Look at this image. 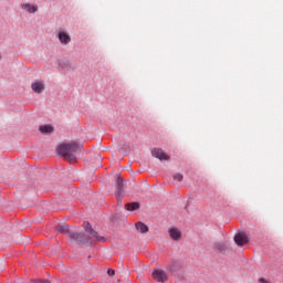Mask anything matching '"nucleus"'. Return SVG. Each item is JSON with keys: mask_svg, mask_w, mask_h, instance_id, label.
Instances as JSON below:
<instances>
[{"mask_svg": "<svg viewBox=\"0 0 283 283\" xmlns=\"http://www.w3.org/2000/svg\"><path fill=\"white\" fill-rule=\"evenodd\" d=\"M83 149V145L76 144V143H65L61 144L57 147V153L60 156H63L65 160H69V163H75L76 161V155L78 151Z\"/></svg>", "mask_w": 283, "mask_h": 283, "instance_id": "obj_1", "label": "nucleus"}, {"mask_svg": "<svg viewBox=\"0 0 283 283\" xmlns=\"http://www.w3.org/2000/svg\"><path fill=\"white\" fill-rule=\"evenodd\" d=\"M56 231L60 233H64L69 238H72V240H75V242H80L81 244H85V242H88L87 235H85L78 228H70L67 224H62L56 227Z\"/></svg>", "mask_w": 283, "mask_h": 283, "instance_id": "obj_2", "label": "nucleus"}, {"mask_svg": "<svg viewBox=\"0 0 283 283\" xmlns=\"http://www.w3.org/2000/svg\"><path fill=\"white\" fill-rule=\"evenodd\" d=\"M83 228L85 229L86 233L88 234L90 240H93L94 242H105V238L98 235V232L94 231L92 229V224L90 222H84Z\"/></svg>", "mask_w": 283, "mask_h": 283, "instance_id": "obj_3", "label": "nucleus"}, {"mask_svg": "<svg viewBox=\"0 0 283 283\" xmlns=\"http://www.w3.org/2000/svg\"><path fill=\"white\" fill-rule=\"evenodd\" d=\"M153 279L156 282L165 283V282H167V279H168L167 272L163 271V270H154L153 271Z\"/></svg>", "mask_w": 283, "mask_h": 283, "instance_id": "obj_4", "label": "nucleus"}, {"mask_svg": "<svg viewBox=\"0 0 283 283\" xmlns=\"http://www.w3.org/2000/svg\"><path fill=\"white\" fill-rule=\"evenodd\" d=\"M151 154H153V157L158 158V160H169V155H167V153H165L160 148H154L151 150Z\"/></svg>", "mask_w": 283, "mask_h": 283, "instance_id": "obj_5", "label": "nucleus"}, {"mask_svg": "<svg viewBox=\"0 0 283 283\" xmlns=\"http://www.w3.org/2000/svg\"><path fill=\"white\" fill-rule=\"evenodd\" d=\"M31 90L35 92V94H41L43 90H45V83L36 80L31 84Z\"/></svg>", "mask_w": 283, "mask_h": 283, "instance_id": "obj_6", "label": "nucleus"}, {"mask_svg": "<svg viewBox=\"0 0 283 283\" xmlns=\"http://www.w3.org/2000/svg\"><path fill=\"white\" fill-rule=\"evenodd\" d=\"M234 242L238 244V247H243V244L249 242V237H247L244 233H238L234 235Z\"/></svg>", "mask_w": 283, "mask_h": 283, "instance_id": "obj_7", "label": "nucleus"}, {"mask_svg": "<svg viewBox=\"0 0 283 283\" xmlns=\"http://www.w3.org/2000/svg\"><path fill=\"white\" fill-rule=\"evenodd\" d=\"M22 10H24V12H28L29 14H34V12H36L39 10V7L36 4H32V3H22L21 4Z\"/></svg>", "mask_w": 283, "mask_h": 283, "instance_id": "obj_8", "label": "nucleus"}, {"mask_svg": "<svg viewBox=\"0 0 283 283\" xmlns=\"http://www.w3.org/2000/svg\"><path fill=\"white\" fill-rule=\"evenodd\" d=\"M169 235L171 240H175V242H178V240L182 238V233L180 232V230H178V228H170Z\"/></svg>", "mask_w": 283, "mask_h": 283, "instance_id": "obj_9", "label": "nucleus"}, {"mask_svg": "<svg viewBox=\"0 0 283 283\" xmlns=\"http://www.w3.org/2000/svg\"><path fill=\"white\" fill-rule=\"evenodd\" d=\"M59 40L63 45H67L70 41H72V38H70V34H67L65 31H60L59 32Z\"/></svg>", "mask_w": 283, "mask_h": 283, "instance_id": "obj_10", "label": "nucleus"}, {"mask_svg": "<svg viewBox=\"0 0 283 283\" xmlns=\"http://www.w3.org/2000/svg\"><path fill=\"white\" fill-rule=\"evenodd\" d=\"M135 228L137 229L138 233H148L149 231V227L143 222H137Z\"/></svg>", "mask_w": 283, "mask_h": 283, "instance_id": "obj_11", "label": "nucleus"}, {"mask_svg": "<svg viewBox=\"0 0 283 283\" xmlns=\"http://www.w3.org/2000/svg\"><path fill=\"white\" fill-rule=\"evenodd\" d=\"M39 129L41 134H52V132H54V127H52V125H42Z\"/></svg>", "mask_w": 283, "mask_h": 283, "instance_id": "obj_12", "label": "nucleus"}, {"mask_svg": "<svg viewBox=\"0 0 283 283\" xmlns=\"http://www.w3.org/2000/svg\"><path fill=\"white\" fill-rule=\"evenodd\" d=\"M127 211H137V209H140V203L138 202H132L126 205Z\"/></svg>", "mask_w": 283, "mask_h": 283, "instance_id": "obj_13", "label": "nucleus"}, {"mask_svg": "<svg viewBox=\"0 0 283 283\" xmlns=\"http://www.w3.org/2000/svg\"><path fill=\"white\" fill-rule=\"evenodd\" d=\"M120 193H123V179L120 177L117 178V198H120Z\"/></svg>", "mask_w": 283, "mask_h": 283, "instance_id": "obj_14", "label": "nucleus"}, {"mask_svg": "<svg viewBox=\"0 0 283 283\" xmlns=\"http://www.w3.org/2000/svg\"><path fill=\"white\" fill-rule=\"evenodd\" d=\"M214 249L218 251H224L227 249V245L224 243H214Z\"/></svg>", "mask_w": 283, "mask_h": 283, "instance_id": "obj_15", "label": "nucleus"}, {"mask_svg": "<svg viewBox=\"0 0 283 283\" xmlns=\"http://www.w3.org/2000/svg\"><path fill=\"white\" fill-rule=\"evenodd\" d=\"M172 178H174V180H177V182H182V178H185V177L182 176V174L177 172L174 175Z\"/></svg>", "mask_w": 283, "mask_h": 283, "instance_id": "obj_16", "label": "nucleus"}, {"mask_svg": "<svg viewBox=\"0 0 283 283\" xmlns=\"http://www.w3.org/2000/svg\"><path fill=\"white\" fill-rule=\"evenodd\" d=\"M30 283H50V281L39 280V281H30Z\"/></svg>", "mask_w": 283, "mask_h": 283, "instance_id": "obj_17", "label": "nucleus"}, {"mask_svg": "<svg viewBox=\"0 0 283 283\" xmlns=\"http://www.w3.org/2000/svg\"><path fill=\"white\" fill-rule=\"evenodd\" d=\"M115 273H116V272H115L114 270H112V269H108V270H107V274H108V275H115Z\"/></svg>", "mask_w": 283, "mask_h": 283, "instance_id": "obj_18", "label": "nucleus"}]
</instances>
